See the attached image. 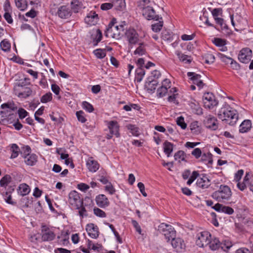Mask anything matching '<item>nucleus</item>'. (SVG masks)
<instances>
[{"instance_id":"f257e3e1","label":"nucleus","mask_w":253,"mask_h":253,"mask_svg":"<svg viewBox=\"0 0 253 253\" xmlns=\"http://www.w3.org/2000/svg\"><path fill=\"white\" fill-rule=\"evenodd\" d=\"M232 100L231 97H225L222 94V108L225 109L222 112V125L234 126L238 120L237 111L230 107Z\"/></svg>"},{"instance_id":"f03ea898","label":"nucleus","mask_w":253,"mask_h":253,"mask_svg":"<svg viewBox=\"0 0 253 253\" xmlns=\"http://www.w3.org/2000/svg\"><path fill=\"white\" fill-rule=\"evenodd\" d=\"M158 230L164 236L167 242H169L174 237H176V231L169 224L165 223H161L158 226Z\"/></svg>"},{"instance_id":"7ed1b4c3","label":"nucleus","mask_w":253,"mask_h":253,"mask_svg":"<svg viewBox=\"0 0 253 253\" xmlns=\"http://www.w3.org/2000/svg\"><path fill=\"white\" fill-rule=\"evenodd\" d=\"M50 12L52 14L58 15L60 18L66 19L71 15V10L68 5H62L57 8L51 7Z\"/></svg>"},{"instance_id":"20e7f679","label":"nucleus","mask_w":253,"mask_h":253,"mask_svg":"<svg viewBox=\"0 0 253 253\" xmlns=\"http://www.w3.org/2000/svg\"><path fill=\"white\" fill-rule=\"evenodd\" d=\"M211 238V235L209 232H201L197 235L196 245L201 248L207 247L210 243Z\"/></svg>"},{"instance_id":"39448f33","label":"nucleus","mask_w":253,"mask_h":253,"mask_svg":"<svg viewBox=\"0 0 253 253\" xmlns=\"http://www.w3.org/2000/svg\"><path fill=\"white\" fill-rule=\"evenodd\" d=\"M68 202L72 207L76 209H80L83 205V199L76 191H72L69 193Z\"/></svg>"},{"instance_id":"423d86ee","label":"nucleus","mask_w":253,"mask_h":253,"mask_svg":"<svg viewBox=\"0 0 253 253\" xmlns=\"http://www.w3.org/2000/svg\"><path fill=\"white\" fill-rule=\"evenodd\" d=\"M204 106L206 108L211 109L218 104L214 95L211 92L204 93L203 96Z\"/></svg>"},{"instance_id":"0eeeda50","label":"nucleus","mask_w":253,"mask_h":253,"mask_svg":"<svg viewBox=\"0 0 253 253\" xmlns=\"http://www.w3.org/2000/svg\"><path fill=\"white\" fill-rule=\"evenodd\" d=\"M107 125L110 132V133L106 135V138L107 139H110L113 135H115L116 137H120V126L117 121H111L107 122Z\"/></svg>"},{"instance_id":"6e6552de","label":"nucleus","mask_w":253,"mask_h":253,"mask_svg":"<svg viewBox=\"0 0 253 253\" xmlns=\"http://www.w3.org/2000/svg\"><path fill=\"white\" fill-rule=\"evenodd\" d=\"M123 26H114L108 27L105 32V36L111 37L115 39H119L121 38V32L123 31Z\"/></svg>"},{"instance_id":"1a4fd4ad","label":"nucleus","mask_w":253,"mask_h":253,"mask_svg":"<svg viewBox=\"0 0 253 253\" xmlns=\"http://www.w3.org/2000/svg\"><path fill=\"white\" fill-rule=\"evenodd\" d=\"M141 8L142 9L143 15L147 20H155L157 21L159 20V16L156 14L155 10L150 5H144V6Z\"/></svg>"},{"instance_id":"9d476101","label":"nucleus","mask_w":253,"mask_h":253,"mask_svg":"<svg viewBox=\"0 0 253 253\" xmlns=\"http://www.w3.org/2000/svg\"><path fill=\"white\" fill-rule=\"evenodd\" d=\"M42 240L44 242L51 241L55 238V234L48 226L45 225L42 226Z\"/></svg>"},{"instance_id":"9b49d317","label":"nucleus","mask_w":253,"mask_h":253,"mask_svg":"<svg viewBox=\"0 0 253 253\" xmlns=\"http://www.w3.org/2000/svg\"><path fill=\"white\" fill-rule=\"evenodd\" d=\"M169 242L177 253H182L185 249V244L184 240L181 238L174 237Z\"/></svg>"},{"instance_id":"f8f14e48","label":"nucleus","mask_w":253,"mask_h":253,"mask_svg":"<svg viewBox=\"0 0 253 253\" xmlns=\"http://www.w3.org/2000/svg\"><path fill=\"white\" fill-rule=\"evenodd\" d=\"M252 54V51L249 48H244L240 51L238 59L243 63H248L251 60Z\"/></svg>"},{"instance_id":"ddd939ff","label":"nucleus","mask_w":253,"mask_h":253,"mask_svg":"<svg viewBox=\"0 0 253 253\" xmlns=\"http://www.w3.org/2000/svg\"><path fill=\"white\" fill-rule=\"evenodd\" d=\"M126 36L130 44H135L138 41V35L133 29L127 30L126 32Z\"/></svg>"},{"instance_id":"4468645a","label":"nucleus","mask_w":253,"mask_h":253,"mask_svg":"<svg viewBox=\"0 0 253 253\" xmlns=\"http://www.w3.org/2000/svg\"><path fill=\"white\" fill-rule=\"evenodd\" d=\"M1 108L4 110L1 111L0 113L7 114L6 116L12 114L11 112L17 110V106L13 102H11L2 104Z\"/></svg>"},{"instance_id":"2eb2a0df","label":"nucleus","mask_w":253,"mask_h":253,"mask_svg":"<svg viewBox=\"0 0 253 253\" xmlns=\"http://www.w3.org/2000/svg\"><path fill=\"white\" fill-rule=\"evenodd\" d=\"M86 231L88 235L92 238L96 239L99 236L98 228L93 223L87 224Z\"/></svg>"},{"instance_id":"dca6fc26","label":"nucleus","mask_w":253,"mask_h":253,"mask_svg":"<svg viewBox=\"0 0 253 253\" xmlns=\"http://www.w3.org/2000/svg\"><path fill=\"white\" fill-rule=\"evenodd\" d=\"M98 15L95 11H90L84 18L86 23L89 25H95L98 21Z\"/></svg>"},{"instance_id":"f3484780","label":"nucleus","mask_w":253,"mask_h":253,"mask_svg":"<svg viewBox=\"0 0 253 253\" xmlns=\"http://www.w3.org/2000/svg\"><path fill=\"white\" fill-rule=\"evenodd\" d=\"M96 202L98 206L100 208H105L109 205V201L105 195L101 194L96 197Z\"/></svg>"},{"instance_id":"a211bd4d","label":"nucleus","mask_w":253,"mask_h":253,"mask_svg":"<svg viewBox=\"0 0 253 253\" xmlns=\"http://www.w3.org/2000/svg\"><path fill=\"white\" fill-rule=\"evenodd\" d=\"M158 83V82L156 80L153 79L151 77H149L145 83V87L149 92H152L155 90L156 86Z\"/></svg>"},{"instance_id":"6ab92c4d","label":"nucleus","mask_w":253,"mask_h":253,"mask_svg":"<svg viewBox=\"0 0 253 253\" xmlns=\"http://www.w3.org/2000/svg\"><path fill=\"white\" fill-rule=\"evenodd\" d=\"M197 185L203 189L208 188L210 185V181L206 176L199 177L197 181Z\"/></svg>"},{"instance_id":"aec40b11","label":"nucleus","mask_w":253,"mask_h":253,"mask_svg":"<svg viewBox=\"0 0 253 253\" xmlns=\"http://www.w3.org/2000/svg\"><path fill=\"white\" fill-rule=\"evenodd\" d=\"M252 127V123L250 120H244L239 126V132L245 133L249 131Z\"/></svg>"},{"instance_id":"412c9836","label":"nucleus","mask_w":253,"mask_h":253,"mask_svg":"<svg viewBox=\"0 0 253 253\" xmlns=\"http://www.w3.org/2000/svg\"><path fill=\"white\" fill-rule=\"evenodd\" d=\"M87 167L90 171L95 172L98 169L99 165L97 161H94L92 158L88 159L86 162Z\"/></svg>"},{"instance_id":"4be33fe9","label":"nucleus","mask_w":253,"mask_h":253,"mask_svg":"<svg viewBox=\"0 0 253 253\" xmlns=\"http://www.w3.org/2000/svg\"><path fill=\"white\" fill-rule=\"evenodd\" d=\"M24 161L28 166H34L37 162V156L36 154H28L24 156Z\"/></svg>"},{"instance_id":"5701e85b","label":"nucleus","mask_w":253,"mask_h":253,"mask_svg":"<svg viewBox=\"0 0 253 253\" xmlns=\"http://www.w3.org/2000/svg\"><path fill=\"white\" fill-rule=\"evenodd\" d=\"M222 62H225L227 64L230 63L231 67L234 70H239L240 68V65L236 61H234L231 58L227 57L222 54Z\"/></svg>"},{"instance_id":"b1692460","label":"nucleus","mask_w":253,"mask_h":253,"mask_svg":"<svg viewBox=\"0 0 253 253\" xmlns=\"http://www.w3.org/2000/svg\"><path fill=\"white\" fill-rule=\"evenodd\" d=\"M30 192L29 186L25 184L22 183L19 185L18 189V193L22 196L28 195Z\"/></svg>"},{"instance_id":"393cba45","label":"nucleus","mask_w":253,"mask_h":253,"mask_svg":"<svg viewBox=\"0 0 253 253\" xmlns=\"http://www.w3.org/2000/svg\"><path fill=\"white\" fill-rule=\"evenodd\" d=\"M216 121L215 118L209 117L205 121V124L207 127L215 130L217 128Z\"/></svg>"},{"instance_id":"a878e982","label":"nucleus","mask_w":253,"mask_h":253,"mask_svg":"<svg viewBox=\"0 0 253 253\" xmlns=\"http://www.w3.org/2000/svg\"><path fill=\"white\" fill-rule=\"evenodd\" d=\"M164 151L165 153L167 155V157H169L171 153L173 151V145L171 143L166 141L164 144Z\"/></svg>"},{"instance_id":"bb28decb","label":"nucleus","mask_w":253,"mask_h":253,"mask_svg":"<svg viewBox=\"0 0 253 253\" xmlns=\"http://www.w3.org/2000/svg\"><path fill=\"white\" fill-rule=\"evenodd\" d=\"M113 6L118 10H123L126 6L125 0H113Z\"/></svg>"},{"instance_id":"cd10ccee","label":"nucleus","mask_w":253,"mask_h":253,"mask_svg":"<svg viewBox=\"0 0 253 253\" xmlns=\"http://www.w3.org/2000/svg\"><path fill=\"white\" fill-rule=\"evenodd\" d=\"M186 154L182 150L177 151L174 155V160L178 163H180L181 161L186 162Z\"/></svg>"},{"instance_id":"c85d7f7f","label":"nucleus","mask_w":253,"mask_h":253,"mask_svg":"<svg viewBox=\"0 0 253 253\" xmlns=\"http://www.w3.org/2000/svg\"><path fill=\"white\" fill-rule=\"evenodd\" d=\"M208 246H209L211 250L215 251L219 248L220 246V242L219 240L216 238H215L212 240L211 239L210 243Z\"/></svg>"},{"instance_id":"c756f323","label":"nucleus","mask_w":253,"mask_h":253,"mask_svg":"<svg viewBox=\"0 0 253 253\" xmlns=\"http://www.w3.org/2000/svg\"><path fill=\"white\" fill-rule=\"evenodd\" d=\"M201 158L200 161L205 163L206 164H211L212 163V155L210 153H204L201 156Z\"/></svg>"},{"instance_id":"7c9ffc66","label":"nucleus","mask_w":253,"mask_h":253,"mask_svg":"<svg viewBox=\"0 0 253 253\" xmlns=\"http://www.w3.org/2000/svg\"><path fill=\"white\" fill-rule=\"evenodd\" d=\"M232 195L231 189L227 186H224L222 187V200L229 199Z\"/></svg>"},{"instance_id":"2f4dec72","label":"nucleus","mask_w":253,"mask_h":253,"mask_svg":"<svg viewBox=\"0 0 253 253\" xmlns=\"http://www.w3.org/2000/svg\"><path fill=\"white\" fill-rule=\"evenodd\" d=\"M220 11L221 10L220 8H214L212 10L211 13L216 23L221 25V18L218 17Z\"/></svg>"},{"instance_id":"473e14b6","label":"nucleus","mask_w":253,"mask_h":253,"mask_svg":"<svg viewBox=\"0 0 253 253\" xmlns=\"http://www.w3.org/2000/svg\"><path fill=\"white\" fill-rule=\"evenodd\" d=\"M23 89L22 91L18 93L19 97L26 98L32 94V90L30 87H25Z\"/></svg>"},{"instance_id":"72a5a7b5","label":"nucleus","mask_w":253,"mask_h":253,"mask_svg":"<svg viewBox=\"0 0 253 253\" xmlns=\"http://www.w3.org/2000/svg\"><path fill=\"white\" fill-rule=\"evenodd\" d=\"M177 91L175 87H172L169 90V96L168 97V101L169 102H175L176 96L178 95L176 93Z\"/></svg>"},{"instance_id":"f704fd0d","label":"nucleus","mask_w":253,"mask_h":253,"mask_svg":"<svg viewBox=\"0 0 253 253\" xmlns=\"http://www.w3.org/2000/svg\"><path fill=\"white\" fill-rule=\"evenodd\" d=\"M16 6L20 10H25L27 7L26 0H15Z\"/></svg>"},{"instance_id":"c9c22d12","label":"nucleus","mask_w":253,"mask_h":253,"mask_svg":"<svg viewBox=\"0 0 253 253\" xmlns=\"http://www.w3.org/2000/svg\"><path fill=\"white\" fill-rule=\"evenodd\" d=\"M176 55L179 60L185 63H190L191 62L190 57L187 55L183 54L179 51L176 52Z\"/></svg>"},{"instance_id":"e433bc0d","label":"nucleus","mask_w":253,"mask_h":253,"mask_svg":"<svg viewBox=\"0 0 253 253\" xmlns=\"http://www.w3.org/2000/svg\"><path fill=\"white\" fill-rule=\"evenodd\" d=\"M167 86L165 85H162L161 87L158 88L157 91V95L158 97H163L165 96L166 94L168 92Z\"/></svg>"},{"instance_id":"4c0bfd02","label":"nucleus","mask_w":253,"mask_h":253,"mask_svg":"<svg viewBox=\"0 0 253 253\" xmlns=\"http://www.w3.org/2000/svg\"><path fill=\"white\" fill-rule=\"evenodd\" d=\"M187 76L193 82L194 84H196V83L200 80L201 77L200 75L196 74L194 72H188Z\"/></svg>"},{"instance_id":"58836bf2","label":"nucleus","mask_w":253,"mask_h":253,"mask_svg":"<svg viewBox=\"0 0 253 253\" xmlns=\"http://www.w3.org/2000/svg\"><path fill=\"white\" fill-rule=\"evenodd\" d=\"M11 177L9 175H4L0 180V185L1 187H6L10 182Z\"/></svg>"},{"instance_id":"ea45409f","label":"nucleus","mask_w":253,"mask_h":253,"mask_svg":"<svg viewBox=\"0 0 253 253\" xmlns=\"http://www.w3.org/2000/svg\"><path fill=\"white\" fill-rule=\"evenodd\" d=\"M1 49L4 51H8L10 49L11 44L6 40H4L0 43Z\"/></svg>"},{"instance_id":"a19ab883","label":"nucleus","mask_w":253,"mask_h":253,"mask_svg":"<svg viewBox=\"0 0 253 253\" xmlns=\"http://www.w3.org/2000/svg\"><path fill=\"white\" fill-rule=\"evenodd\" d=\"M71 8L74 12H78L81 8V3L78 0H74L71 2Z\"/></svg>"},{"instance_id":"79ce46f5","label":"nucleus","mask_w":253,"mask_h":253,"mask_svg":"<svg viewBox=\"0 0 253 253\" xmlns=\"http://www.w3.org/2000/svg\"><path fill=\"white\" fill-rule=\"evenodd\" d=\"M146 50L144 44L142 43L139 44V46L134 51V54H138L139 55H142L145 53Z\"/></svg>"},{"instance_id":"37998d69","label":"nucleus","mask_w":253,"mask_h":253,"mask_svg":"<svg viewBox=\"0 0 253 253\" xmlns=\"http://www.w3.org/2000/svg\"><path fill=\"white\" fill-rule=\"evenodd\" d=\"M11 150L12 151V154L10 158L11 159L16 158L18 155V152L19 150L18 146L15 144H13L11 147Z\"/></svg>"},{"instance_id":"c03bdc74","label":"nucleus","mask_w":253,"mask_h":253,"mask_svg":"<svg viewBox=\"0 0 253 253\" xmlns=\"http://www.w3.org/2000/svg\"><path fill=\"white\" fill-rule=\"evenodd\" d=\"M94 54L97 58L102 59L106 56V51L105 49H97L93 51Z\"/></svg>"},{"instance_id":"a18cd8bd","label":"nucleus","mask_w":253,"mask_h":253,"mask_svg":"<svg viewBox=\"0 0 253 253\" xmlns=\"http://www.w3.org/2000/svg\"><path fill=\"white\" fill-rule=\"evenodd\" d=\"M126 127L128 130H130V132L133 135L135 136L139 135L138 128L134 125H128L126 126Z\"/></svg>"},{"instance_id":"49530a36","label":"nucleus","mask_w":253,"mask_h":253,"mask_svg":"<svg viewBox=\"0 0 253 253\" xmlns=\"http://www.w3.org/2000/svg\"><path fill=\"white\" fill-rule=\"evenodd\" d=\"M163 26V21H159L158 23L152 25V30L155 32H159L161 31Z\"/></svg>"},{"instance_id":"de8ad7c7","label":"nucleus","mask_w":253,"mask_h":253,"mask_svg":"<svg viewBox=\"0 0 253 253\" xmlns=\"http://www.w3.org/2000/svg\"><path fill=\"white\" fill-rule=\"evenodd\" d=\"M190 127L192 132L194 133H198L200 132V128L198 125L197 122L195 121L191 123Z\"/></svg>"},{"instance_id":"09e8293b","label":"nucleus","mask_w":253,"mask_h":253,"mask_svg":"<svg viewBox=\"0 0 253 253\" xmlns=\"http://www.w3.org/2000/svg\"><path fill=\"white\" fill-rule=\"evenodd\" d=\"M176 123L178 126H180L183 129H185L187 127V125L184 122V118L182 116L177 118Z\"/></svg>"},{"instance_id":"8fccbe9b","label":"nucleus","mask_w":253,"mask_h":253,"mask_svg":"<svg viewBox=\"0 0 253 253\" xmlns=\"http://www.w3.org/2000/svg\"><path fill=\"white\" fill-rule=\"evenodd\" d=\"M52 98V94L50 92H48L45 94L42 97L41 101L43 103H45L51 101Z\"/></svg>"},{"instance_id":"3c124183","label":"nucleus","mask_w":253,"mask_h":253,"mask_svg":"<svg viewBox=\"0 0 253 253\" xmlns=\"http://www.w3.org/2000/svg\"><path fill=\"white\" fill-rule=\"evenodd\" d=\"M76 116L78 120L82 123H84L86 121V119L84 116V112L83 111H79L76 112Z\"/></svg>"},{"instance_id":"603ef678","label":"nucleus","mask_w":253,"mask_h":253,"mask_svg":"<svg viewBox=\"0 0 253 253\" xmlns=\"http://www.w3.org/2000/svg\"><path fill=\"white\" fill-rule=\"evenodd\" d=\"M93 212L95 215L100 217H105L106 216L105 212L98 208H94Z\"/></svg>"},{"instance_id":"864d4df0","label":"nucleus","mask_w":253,"mask_h":253,"mask_svg":"<svg viewBox=\"0 0 253 253\" xmlns=\"http://www.w3.org/2000/svg\"><path fill=\"white\" fill-rule=\"evenodd\" d=\"M222 245H224V247L222 246V250L226 252H227L228 250L233 246L231 242L228 240H224L223 243L222 242Z\"/></svg>"},{"instance_id":"5fc2aeb1","label":"nucleus","mask_w":253,"mask_h":253,"mask_svg":"<svg viewBox=\"0 0 253 253\" xmlns=\"http://www.w3.org/2000/svg\"><path fill=\"white\" fill-rule=\"evenodd\" d=\"M82 106L84 109L88 112H92L94 110L92 105L86 101H84L83 102Z\"/></svg>"},{"instance_id":"6e6d98bb","label":"nucleus","mask_w":253,"mask_h":253,"mask_svg":"<svg viewBox=\"0 0 253 253\" xmlns=\"http://www.w3.org/2000/svg\"><path fill=\"white\" fill-rule=\"evenodd\" d=\"M8 195V192H6L4 196V200L5 202L10 205H14L16 204V202L12 200V197L10 195Z\"/></svg>"},{"instance_id":"4d7b16f0","label":"nucleus","mask_w":253,"mask_h":253,"mask_svg":"<svg viewBox=\"0 0 253 253\" xmlns=\"http://www.w3.org/2000/svg\"><path fill=\"white\" fill-rule=\"evenodd\" d=\"M191 154L194 156L195 158L198 159L202 156V151L199 148L194 149L191 152Z\"/></svg>"},{"instance_id":"13d9d810","label":"nucleus","mask_w":253,"mask_h":253,"mask_svg":"<svg viewBox=\"0 0 253 253\" xmlns=\"http://www.w3.org/2000/svg\"><path fill=\"white\" fill-rule=\"evenodd\" d=\"M79 211V214L81 217V218H83L84 216H87V211L85 210V208L83 206L80 208V209H78Z\"/></svg>"},{"instance_id":"bf43d9fd","label":"nucleus","mask_w":253,"mask_h":253,"mask_svg":"<svg viewBox=\"0 0 253 253\" xmlns=\"http://www.w3.org/2000/svg\"><path fill=\"white\" fill-rule=\"evenodd\" d=\"M222 212L231 214L234 212V210L230 207L222 206Z\"/></svg>"},{"instance_id":"052dcab7","label":"nucleus","mask_w":253,"mask_h":253,"mask_svg":"<svg viewBox=\"0 0 253 253\" xmlns=\"http://www.w3.org/2000/svg\"><path fill=\"white\" fill-rule=\"evenodd\" d=\"M137 186L142 195L144 197H146L147 194L145 191V186L144 184L142 182H138L137 184Z\"/></svg>"},{"instance_id":"680f3d73","label":"nucleus","mask_w":253,"mask_h":253,"mask_svg":"<svg viewBox=\"0 0 253 253\" xmlns=\"http://www.w3.org/2000/svg\"><path fill=\"white\" fill-rule=\"evenodd\" d=\"M18 113L19 115V117L20 119H22L24 118H25L28 114L27 112L23 108H20L18 110Z\"/></svg>"},{"instance_id":"e2e57ef3","label":"nucleus","mask_w":253,"mask_h":253,"mask_svg":"<svg viewBox=\"0 0 253 253\" xmlns=\"http://www.w3.org/2000/svg\"><path fill=\"white\" fill-rule=\"evenodd\" d=\"M132 224L134 226V227L135 228L136 231L139 234H141L142 230L141 229L140 226L138 224V222L134 220H132L131 221Z\"/></svg>"},{"instance_id":"0e129e2a","label":"nucleus","mask_w":253,"mask_h":253,"mask_svg":"<svg viewBox=\"0 0 253 253\" xmlns=\"http://www.w3.org/2000/svg\"><path fill=\"white\" fill-rule=\"evenodd\" d=\"M113 6V2L112 3H104L101 4V9L103 10H109Z\"/></svg>"},{"instance_id":"69168bd1","label":"nucleus","mask_w":253,"mask_h":253,"mask_svg":"<svg viewBox=\"0 0 253 253\" xmlns=\"http://www.w3.org/2000/svg\"><path fill=\"white\" fill-rule=\"evenodd\" d=\"M78 188L80 190L85 192L89 189V186L85 183H81L78 185Z\"/></svg>"},{"instance_id":"338daca9","label":"nucleus","mask_w":253,"mask_h":253,"mask_svg":"<svg viewBox=\"0 0 253 253\" xmlns=\"http://www.w3.org/2000/svg\"><path fill=\"white\" fill-rule=\"evenodd\" d=\"M3 9L5 11V12L11 11V7L10 6V2L8 0H6L5 1L3 5Z\"/></svg>"},{"instance_id":"774afa93","label":"nucleus","mask_w":253,"mask_h":253,"mask_svg":"<svg viewBox=\"0 0 253 253\" xmlns=\"http://www.w3.org/2000/svg\"><path fill=\"white\" fill-rule=\"evenodd\" d=\"M244 174V170L243 169L239 170L235 174V180L236 181H239L242 175Z\"/></svg>"}]
</instances>
